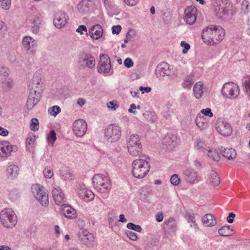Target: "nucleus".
<instances>
[{
	"label": "nucleus",
	"instance_id": "f257e3e1",
	"mask_svg": "<svg viewBox=\"0 0 250 250\" xmlns=\"http://www.w3.org/2000/svg\"><path fill=\"white\" fill-rule=\"evenodd\" d=\"M225 35V31L221 26L211 25L203 30L202 38L205 43L213 45L221 41Z\"/></svg>",
	"mask_w": 250,
	"mask_h": 250
},
{
	"label": "nucleus",
	"instance_id": "f03ea898",
	"mask_svg": "<svg viewBox=\"0 0 250 250\" xmlns=\"http://www.w3.org/2000/svg\"><path fill=\"white\" fill-rule=\"evenodd\" d=\"M132 175L135 177L140 179L144 178L150 169L148 161L143 159L135 160L132 162Z\"/></svg>",
	"mask_w": 250,
	"mask_h": 250
},
{
	"label": "nucleus",
	"instance_id": "7ed1b4c3",
	"mask_svg": "<svg viewBox=\"0 0 250 250\" xmlns=\"http://www.w3.org/2000/svg\"><path fill=\"white\" fill-rule=\"evenodd\" d=\"M92 184L94 188L101 193L105 192L111 188L108 178L100 174L94 175Z\"/></svg>",
	"mask_w": 250,
	"mask_h": 250
},
{
	"label": "nucleus",
	"instance_id": "20e7f679",
	"mask_svg": "<svg viewBox=\"0 0 250 250\" xmlns=\"http://www.w3.org/2000/svg\"><path fill=\"white\" fill-rule=\"evenodd\" d=\"M0 221L2 225L6 228H12L17 224V216L11 208L3 209L0 214Z\"/></svg>",
	"mask_w": 250,
	"mask_h": 250
},
{
	"label": "nucleus",
	"instance_id": "39448f33",
	"mask_svg": "<svg viewBox=\"0 0 250 250\" xmlns=\"http://www.w3.org/2000/svg\"><path fill=\"white\" fill-rule=\"evenodd\" d=\"M95 58L91 54L83 51L80 53L77 58V65L79 68L93 69L95 67Z\"/></svg>",
	"mask_w": 250,
	"mask_h": 250
},
{
	"label": "nucleus",
	"instance_id": "423d86ee",
	"mask_svg": "<svg viewBox=\"0 0 250 250\" xmlns=\"http://www.w3.org/2000/svg\"><path fill=\"white\" fill-rule=\"evenodd\" d=\"M127 148L129 153L133 156H136L141 153L142 146L138 135L132 134L130 136L127 141Z\"/></svg>",
	"mask_w": 250,
	"mask_h": 250
},
{
	"label": "nucleus",
	"instance_id": "0eeeda50",
	"mask_svg": "<svg viewBox=\"0 0 250 250\" xmlns=\"http://www.w3.org/2000/svg\"><path fill=\"white\" fill-rule=\"evenodd\" d=\"M31 190L35 198L43 206H47L49 204L48 194L45 189L39 184L32 186Z\"/></svg>",
	"mask_w": 250,
	"mask_h": 250
},
{
	"label": "nucleus",
	"instance_id": "6e6552de",
	"mask_svg": "<svg viewBox=\"0 0 250 250\" xmlns=\"http://www.w3.org/2000/svg\"><path fill=\"white\" fill-rule=\"evenodd\" d=\"M104 135L106 140L108 142L117 141L121 135V127L115 124L110 125L104 130Z\"/></svg>",
	"mask_w": 250,
	"mask_h": 250
},
{
	"label": "nucleus",
	"instance_id": "1a4fd4ad",
	"mask_svg": "<svg viewBox=\"0 0 250 250\" xmlns=\"http://www.w3.org/2000/svg\"><path fill=\"white\" fill-rule=\"evenodd\" d=\"M221 92L225 97L235 99L239 94V87L232 82L226 83L224 84Z\"/></svg>",
	"mask_w": 250,
	"mask_h": 250
},
{
	"label": "nucleus",
	"instance_id": "9d476101",
	"mask_svg": "<svg viewBox=\"0 0 250 250\" xmlns=\"http://www.w3.org/2000/svg\"><path fill=\"white\" fill-rule=\"evenodd\" d=\"M111 67V61L109 56L107 54H101L100 62L97 66L98 71L100 73H107L109 72Z\"/></svg>",
	"mask_w": 250,
	"mask_h": 250
},
{
	"label": "nucleus",
	"instance_id": "9b49d317",
	"mask_svg": "<svg viewBox=\"0 0 250 250\" xmlns=\"http://www.w3.org/2000/svg\"><path fill=\"white\" fill-rule=\"evenodd\" d=\"M42 84L43 82L41 77L38 76L37 74H34L29 84L30 92L38 94L40 90V94H42L43 92Z\"/></svg>",
	"mask_w": 250,
	"mask_h": 250
},
{
	"label": "nucleus",
	"instance_id": "f8f14e48",
	"mask_svg": "<svg viewBox=\"0 0 250 250\" xmlns=\"http://www.w3.org/2000/svg\"><path fill=\"white\" fill-rule=\"evenodd\" d=\"M79 240L83 244L87 247H92L94 245V237L85 229L80 231L78 233Z\"/></svg>",
	"mask_w": 250,
	"mask_h": 250
},
{
	"label": "nucleus",
	"instance_id": "ddd939ff",
	"mask_svg": "<svg viewBox=\"0 0 250 250\" xmlns=\"http://www.w3.org/2000/svg\"><path fill=\"white\" fill-rule=\"evenodd\" d=\"M87 130V123L83 119L75 121L73 125L74 133L78 137H82Z\"/></svg>",
	"mask_w": 250,
	"mask_h": 250
},
{
	"label": "nucleus",
	"instance_id": "4468645a",
	"mask_svg": "<svg viewBox=\"0 0 250 250\" xmlns=\"http://www.w3.org/2000/svg\"><path fill=\"white\" fill-rule=\"evenodd\" d=\"M197 9L193 6L187 7L184 12V21L188 24H193L197 18Z\"/></svg>",
	"mask_w": 250,
	"mask_h": 250
},
{
	"label": "nucleus",
	"instance_id": "2eb2a0df",
	"mask_svg": "<svg viewBox=\"0 0 250 250\" xmlns=\"http://www.w3.org/2000/svg\"><path fill=\"white\" fill-rule=\"evenodd\" d=\"M217 132L224 136H229L232 133V128L229 123L221 120H218L216 124Z\"/></svg>",
	"mask_w": 250,
	"mask_h": 250
},
{
	"label": "nucleus",
	"instance_id": "dca6fc26",
	"mask_svg": "<svg viewBox=\"0 0 250 250\" xmlns=\"http://www.w3.org/2000/svg\"><path fill=\"white\" fill-rule=\"evenodd\" d=\"M17 150L16 146L10 145L8 141H2L0 143V156L7 157L10 156L12 152Z\"/></svg>",
	"mask_w": 250,
	"mask_h": 250
},
{
	"label": "nucleus",
	"instance_id": "f3484780",
	"mask_svg": "<svg viewBox=\"0 0 250 250\" xmlns=\"http://www.w3.org/2000/svg\"><path fill=\"white\" fill-rule=\"evenodd\" d=\"M68 20L69 17L66 13L59 11L54 15V24L56 28L60 29L65 26Z\"/></svg>",
	"mask_w": 250,
	"mask_h": 250
},
{
	"label": "nucleus",
	"instance_id": "a211bd4d",
	"mask_svg": "<svg viewBox=\"0 0 250 250\" xmlns=\"http://www.w3.org/2000/svg\"><path fill=\"white\" fill-rule=\"evenodd\" d=\"M157 78L161 80L166 76L170 74L169 64L166 62L160 63L156 67L155 72Z\"/></svg>",
	"mask_w": 250,
	"mask_h": 250
},
{
	"label": "nucleus",
	"instance_id": "6ab92c4d",
	"mask_svg": "<svg viewBox=\"0 0 250 250\" xmlns=\"http://www.w3.org/2000/svg\"><path fill=\"white\" fill-rule=\"evenodd\" d=\"M22 44L28 53H34L37 48V42L30 36H25L23 38Z\"/></svg>",
	"mask_w": 250,
	"mask_h": 250
},
{
	"label": "nucleus",
	"instance_id": "aec40b11",
	"mask_svg": "<svg viewBox=\"0 0 250 250\" xmlns=\"http://www.w3.org/2000/svg\"><path fill=\"white\" fill-rule=\"evenodd\" d=\"M177 220L173 217H169L168 219H166L163 224L165 232L169 234L175 233L177 229Z\"/></svg>",
	"mask_w": 250,
	"mask_h": 250
},
{
	"label": "nucleus",
	"instance_id": "412c9836",
	"mask_svg": "<svg viewBox=\"0 0 250 250\" xmlns=\"http://www.w3.org/2000/svg\"><path fill=\"white\" fill-rule=\"evenodd\" d=\"M42 94H40V90L38 94L29 92L26 107L28 110L32 109L40 101Z\"/></svg>",
	"mask_w": 250,
	"mask_h": 250
},
{
	"label": "nucleus",
	"instance_id": "4be33fe9",
	"mask_svg": "<svg viewBox=\"0 0 250 250\" xmlns=\"http://www.w3.org/2000/svg\"><path fill=\"white\" fill-rule=\"evenodd\" d=\"M52 192L53 198L57 205H61L65 202L64 195L59 187H54Z\"/></svg>",
	"mask_w": 250,
	"mask_h": 250
},
{
	"label": "nucleus",
	"instance_id": "5701e85b",
	"mask_svg": "<svg viewBox=\"0 0 250 250\" xmlns=\"http://www.w3.org/2000/svg\"><path fill=\"white\" fill-rule=\"evenodd\" d=\"M61 206V211L65 217L70 219H73L77 217L76 211L71 206L63 203Z\"/></svg>",
	"mask_w": 250,
	"mask_h": 250
},
{
	"label": "nucleus",
	"instance_id": "b1692460",
	"mask_svg": "<svg viewBox=\"0 0 250 250\" xmlns=\"http://www.w3.org/2000/svg\"><path fill=\"white\" fill-rule=\"evenodd\" d=\"M89 32L92 39L98 40L102 36L103 30L100 24H96L89 29Z\"/></svg>",
	"mask_w": 250,
	"mask_h": 250
},
{
	"label": "nucleus",
	"instance_id": "393cba45",
	"mask_svg": "<svg viewBox=\"0 0 250 250\" xmlns=\"http://www.w3.org/2000/svg\"><path fill=\"white\" fill-rule=\"evenodd\" d=\"M184 175L186 181L190 184H193L198 177L197 172L192 169H187L184 170Z\"/></svg>",
	"mask_w": 250,
	"mask_h": 250
},
{
	"label": "nucleus",
	"instance_id": "a878e982",
	"mask_svg": "<svg viewBox=\"0 0 250 250\" xmlns=\"http://www.w3.org/2000/svg\"><path fill=\"white\" fill-rule=\"evenodd\" d=\"M163 144L167 149H172L176 145L175 137L170 135L166 136L163 140Z\"/></svg>",
	"mask_w": 250,
	"mask_h": 250
},
{
	"label": "nucleus",
	"instance_id": "bb28decb",
	"mask_svg": "<svg viewBox=\"0 0 250 250\" xmlns=\"http://www.w3.org/2000/svg\"><path fill=\"white\" fill-rule=\"evenodd\" d=\"M79 194L80 196L86 202H89L92 200L94 198V193L91 190L86 188L80 189Z\"/></svg>",
	"mask_w": 250,
	"mask_h": 250
},
{
	"label": "nucleus",
	"instance_id": "cd10ccee",
	"mask_svg": "<svg viewBox=\"0 0 250 250\" xmlns=\"http://www.w3.org/2000/svg\"><path fill=\"white\" fill-rule=\"evenodd\" d=\"M203 224L207 227L214 226L216 224L215 218L211 214L205 215L202 219Z\"/></svg>",
	"mask_w": 250,
	"mask_h": 250
},
{
	"label": "nucleus",
	"instance_id": "c85d7f7f",
	"mask_svg": "<svg viewBox=\"0 0 250 250\" xmlns=\"http://www.w3.org/2000/svg\"><path fill=\"white\" fill-rule=\"evenodd\" d=\"M19 168L16 165H10L7 167V176L8 178L14 179L18 175Z\"/></svg>",
	"mask_w": 250,
	"mask_h": 250
},
{
	"label": "nucleus",
	"instance_id": "c756f323",
	"mask_svg": "<svg viewBox=\"0 0 250 250\" xmlns=\"http://www.w3.org/2000/svg\"><path fill=\"white\" fill-rule=\"evenodd\" d=\"M221 153L229 160H233L236 158V152L234 149L224 148L221 150Z\"/></svg>",
	"mask_w": 250,
	"mask_h": 250
},
{
	"label": "nucleus",
	"instance_id": "7c9ffc66",
	"mask_svg": "<svg viewBox=\"0 0 250 250\" xmlns=\"http://www.w3.org/2000/svg\"><path fill=\"white\" fill-rule=\"evenodd\" d=\"M230 226H224L219 229L218 233L223 236H229L233 235V230L230 228Z\"/></svg>",
	"mask_w": 250,
	"mask_h": 250
},
{
	"label": "nucleus",
	"instance_id": "2f4dec72",
	"mask_svg": "<svg viewBox=\"0 0 250 250\" xmlns=\"http://www.w3.org/2000/svg\"><path fill=\"white\" fill-rule=\"evenodd\" d=\"M214 11L218 18L223 19L228 14L229 10L226 7L219 5L215 8Z\"/></svg>",
	"mask_w": 250,
	"mask_h": 250
},
{
	"label": "nucleus",
	"instance_id": "473e14b6",
	"mask_svg": "<svg viewBox=\"0 0 250 250\" xmlns=\"http://www.w3.org/2000/svg\"><path fill=\"white\" fill-rule=\"evenodd\" d=\"M203 84L201 82L197 83L193 87L194 96L197 99L200 98L203 94Z\"/></svg>",
	"mask_w": 250,
	"mask_h": 250
},
{
	"label": "nucleus",
	"instance_id": "72a5a7b5",
	"mask_svg": "<svg viewBox=\"0 0 250 250\" xmlns=\"http://www.w3.org/2000/svg\"><path fill=\"white\" fill-rule=\"evenodd\" d=\"M206 152L208 157L212 159L213 161L218 162L220 160V155L216 149L206 150Z\"/></svg>",
	"mask_w": 250,
	"mask_h": 250
},
{
	"label": "nucleus",
	"instance_id": "f704fd0d",
	"mask_svg": "<svg viewBox=\"0 0 250 250\" xmlns=\"http://www.w3.org/2000/svg\"><path fill=\"white\" fill-rule=\"evenodd\" d=\"M193 215V213L192 214L190 213H188L186 215V217L188 222H190L191 223L190 224V227L194 228L195 231L196 232L199 230V228L196 222V220Z\"/></svg>",
	"mask_w": 250,
	"mask_h": 250
},
{
	"label": "nucleus",
	"instance_id": "c9c22d12",
	"mask_svg": "<svg viewBox=\"0 0 250 250\" xmlns=\"http://www.w3.org/2000/svg\"><path fill=\"white\" fill-rule=\"evenodd\" d=\"M210 182L214 186H218L220 182L218 174L215 171L212 170L210 172Z\"/></svg>",
	"mask_w": 250,
	"mask_h": 250
},
{
	"label": "nucleus",
	"instance_id": "e433bc0d",
	"mask_svg": "<svg viewBox=\"0 0 250 250\" xmlns=\"http://www.w3.org/2000/svg\"><path fill=\"white\" fill-rule=\"evenodd\" d=\"M196 124L197 126L201 129H205L207 123L205 122V119L202 117L201 114H198L196 118Z\"/></svg>",
	"mask_w": 250,
	"mask_h": 250
},
{
	"label": "nucleus",
	"instance_id": "4c0bfd02",
	"mask_svg": "<svg viewBox=\"0 0 250 250\" xmlns=\"http://www.w3.org/2000/svg\"><path fill=\"white\" fill-rule=\"evenodd\" d=\"M159 241L157 238H151L149 239L147 242L145 243L144 248L146 250H148L154 247L157 246L158 244Z\"/></svg>",
	"mask_w": 250,
	"mask_h": 250
},
{
	"label": "nucleus",
	"instance_id": "58836bf2",
	"mask_svg": "<svg viewBox=\"0 0 250 250\" xmlns=\"http://www.w3.org/2000/svg\"><path fill=\"white\" fill-rule=\"evenodd\" d=\"M57 139L56 132L54 130H51L47 136V140L49 145L53 146Z\"/></svg>",
	"mask_w": 250,
	"mask_h": 250
},
{
	"label": "nucleus",
	"instance_id": "ea45409f",
	"mask_svg": "<svg viewBox=\"0 0 250 250\" xmlns=\"http://www.w3.org/2000/svg\"><path fill=\"white\" fill-rule=\"evenodd\" d=\"M36 139V138L35 135L33 134L28 135L26 141V147H28L29 146H31L32 147L34 146L35 145Z\"/></svg>",
	"mask_w": 250,
	"mask_h": 250
},
{
	"label": "nucleus",
	"instance_id": "a19ab883",
	"mask_svg": "<svg viewBox=\"0 0 250 250\" xmlns=\"http://www.w3.org/2000/svg\"><path fill=\"white\" fill-rule=\"evenodd\" d=\"M92 3V1L90 0H83L82 2L78 5V8L79 12L81 13H84L85 11V10L83 9L82 7L84 5L86 7H88L91 5Z\"/></svg>",
	"mask_w": 250,
	"mask_h": 250
},
{
	"label": "nucleus",
	"instance_id": "79ce46f5",
	"mask_svg": "<svg viewBox=\"0 0 250 250\" xmlns=\"http://www.w3.org/2000/svg\"><path fill=\"white\" fill-rule=\"evenodd\" d=\"M31 130L36 131H38L39 128V121L36 118H33L31 119L30 122V126Z\"/></svg>",
	"mask_w": 250,
	"mask_h": 250
},
{
	"label": "nucleus",
	"instance_id": "37998d69",
	"mask_svg": "<svg viewBox=\"0 0 250 250\" xmlns=\"http://www.w3.org/2000/svg\"><path fill=\"white\" fill-rule=\"evenodd\" d=\"M61 108L58 105H54L49 108L48 112L51 115L57 116L61 112Z\"/></svg>",
	"mask_w": 250,
	"mask_h": 250
},
{
	"label": "nucleus",
	"instance_id": "c03bdc74",
	"mask_svg": "<svg viewBox=\"0 0 250 250\" xmlns=\"http://www.w3.org/2000/svg\"><path fill=\"white\" fill-rule=\"evenodd\" d=\"M2 84L9 88H12L13 86V81L10 78H3L1 80Z\"/></svg>",
	"mask_w": 250,
	"mask_h": 250
},
{
	"label": "nucleus",
	"instance_id": "a18cd8bd",
	"mask_svg": "<svg viewBox=\"0 0 250 250\" xmlns=\"http://www.w3.org/2000/svg\"><path fill=\"white\" fill-rule=\"evenodd\" d=\"M128 229L134 230L138 232L142 231V228L140 225H135L132 223H128L126 226Z\"/></svg>",
	"mask_w": 250,
	"mask_h": 250
},
{
	"label": "nucleus",
	"instance_id": "49530a36",
	"mask_svg": "<svg viewBox=\"0 0 250 250\" xmlns=\"http://www.w3.org/2000/svg\"><path fill=\"white\" fill-rule=\"evenodd\" d=\"M43 172L44 177L46 178H51L53 175V172L50 167L45 168Z\"/></svg>",
	"mask_w": 250,
	"mask_h": 250
},
{
	"label": "nucleus",
	"instance_id": "de8ad7c7",
	"mask_svg": "<svg viewBox=\"0 0 250 250\" xmlns=\"http://www.w3.org/2000/svg\"><path fill=\"white\" fill-rule=\"evenodd\" d=\"M11 4V0H0V6L4 9H8Z\"/></svg>",
	"mask_w": 250,
	"mask_h": 250
},
{
	"label": "nucleus",
	"instance_id": "09e8293b",
	"mask_svg": "<svg viewBox=\"0 0 250 250\" xmlns=\"http://www.w3.org/2000/svg\"><path fill=\"white\" fill-rule=\"evenodd\" d=\"M180 178L178 177V176L177 174H173L171 177L170 182L173 185H178L180 182Z\"/></svg>",
	"mask_w": 250,
	"mask_h": 250
},
{
	"label": "nucleus",
	"instance_id": "8fccbe9b",
	"mask_svg": "<svg viewBox=\"0 0 250 250\" xmlns=\"http://www.w3.org/2000/svg\"><path fill=\"white\" fill-rule=\"evenodd\" d=\"M201 113L202 114H203L206 116H209V117H212L213 115L212 112H211V109L209 108L202 109L201 110Z\"/></svg>",
	"mask_w": 250,
	"mask_h": 250
},
{
	"label": "nucleus",
	"instance_id": "3c124183",
	"mask_svg": "<svg viewBox=\"0 0 250 250\" xmlns=\"http://www.w3.org/2000/svg\"><path fill=\"white\" fill-rule=\"evenodd\" d=\"M180 45L182 47H184V49L182 50L183 54H186L188 51L190 49V45L189 43H186L184 41L181 42Z\"/></svg>",
	"mask_w": 250,
	"mask_h": 250
},
{
	"label": "nucleus",
	"instance_id": "603ef678",
	"mask_svg": "<svg viewBox=\"0 0 250 250\" xmlns=\"http://www.w3.org/2000/svg\"><path fill=\"white\" fill-rule=\"evenodd\" d=\"M127 237L132 241H136L137 239V236L136 233L130 230H127L126 232Z\"/></svg>",
	"mask_w": 250,
	"mask_h": 250
},
{
	"label": "nucleus",
	"instance_id": "864d4df0",
	"mask_svg": "<svg viewBox=\"0 0 250 250\" xmlns=\"http://www.w3.org/2000/svg\"><path fill=\"white\" fill-rule=\"evenodd\" d=\"M244 86L247 92H250V77H248L245 79L243 82Z\"/></svg>",
	"mask_w": 250,
	"mask_h": 250
},
{
	"label": "nucleus",
	"instance_id": "5fc2aeb1",
	"mask_svg": "<svg viewBox=\"0 0 250 250\" xmlns=\"http://www.w3.org/2000/svg\"><path fill=\"white\" fill-rule=\"evenodd\" d=\"M124 63L125 66L127 68H131L134 64L133 61L129 58H126L124 61Z\"/></svg>",
	"mask_w": 250,
	"mask_h": 250
},
{
	"label": "nucleus",
	"instance_id": "6e6d98bb",
	"mask_svg": "<svg viewBox=\"0 0 250 250\" xmlns=\"http://www.w3.org/2000/svg\"><path fill=\"white\" fill-rule=\"evenodd\" d=\"M9 69L5 67H2L0 70V74L4 77V78H7L9 75Z\"/></svg>",
	"mask_w": 250,
	"mask_h": 250
},
{
	"label": "nucleus",
	"instance_id": "4d7b16f0",
	"mask_svg": "<svg viewBox=\"0 0 250 250\" xmlns=\"http://www.w3.org/2000/svg\"><path fill=\"white\" fill-rule=\"evenodd\" d=\"M108 107L112 110H115L118 107L119 105L117 104H114V101H111L107 104Z\"/></svg>",
	"mask_w": 250,
	"mask_h": 250
},
{
	"label": "nucleus",
	"instance_id": "13d9d810",
	"mask_svg": "<svg viewBox=\"0 0 250 250\" xmlns=\"http://www.w3.org/2000/svg\"><path fill=\"white\" fill-rule=\"evenodd\" d=\"M122 29L121 25H114L112 27V32L113 34H118Z\"/></svg>",
	"mask_w": 250,
	"mask_h": 250
},
{
	"label": "nucleus",
	"instance_id": "bf43d9fd",
	"mask_svg": "<svg viewBox=\"0 0 250 250\" xmlns=\"http://www.w3.org/2000/svg\"><path fill=\"white\" fill-rule=\"evenodd\" d=\"M33 25L32 26V30L34 33L37 34L39 31V29L41 24H38L37 23H32Z\"/></svg>",
	"mask_w": 250,
	"mask_h": 250
},
{
	"label": "nucleus",
	"instance_id": "052dcab7",
	"mask_svg": "<svg viewBox=\"0 0 250 250\" xmlns=\"http://www.w3.org/2000/svg\"><path fill=\"white\" fill-rule=\"evenodd\" d=\"M205 146V144L201 141L200 140H198L197 141V146L198 147V149H204V153H206V149H205L204 147Z\"/></svg>",
	"mask_w": 250,
	"mask_h": 250
},
{
	"label": "nucleus",
	"instance_id": "680f3d73",
	"mask_svg": "<svg viewBox=\"0 0 250 250\" xmlns=\"http://www.w3.org/2000/svg\"><path fill=\"white\" fill-rule=\"evenodd\" d=\"M235 217V214L233 212L229 213L228 216L227 218V222L229 223H232L234 221V219Z\"/></svg>",
	"mask_w": 250,
	"mask_h": 250
},
{
	"label": "nucleus",
	"instance_id": "e2e57ef3",
	"mask_svg": "<svg viewBox=\"0 0 250 250\" xmlns=\"http://www.w3.org/2000/svg\"><path fill=\"white\" fill-rule=\"evenodd\" d=\"M125 2L128 5L132 6L136 5L139 1V0H124Z\"/></svg>",
	"mask_w": 250,
	"mask_h": 250
},
{
	"label": "nucleus",
	"instance_id": "0e129e2a",
	"mask_svg": "<svg viewBox=\"0 0 250 250\" xmlns=\"http://www.w3.org/2000/svg\"><path fill=\"white\" fill-rule=\"evenodd\" d=\"M77 32L80 33L81 34H83V31H87V28L84 25H80L76 31Z\"/></svg>",
	"mask_w": 250,
	"mask_h": 250
},
{
	"label": "nucleus",
	"instance_id": "69168bd1",
	"mask_svg": "<svg viewBox=\"0 0 250 250\" xmlns=\"http://www.w3.org/2000/svg\"><path fill=\"white\" fill-rule=\"evenodd\" d=\"M139 90L142 91V93L143 94L145 92L148 93L151 91V88L150 87H143L140 86L139 87Z\"/></svg>",
	"mask_w": 250,
	"mask_h": 250
},
{
	"label": "nucleus",
	"instance_id": "338daca9",
	"mask_svg": "<svg viewBox=\"0 0 250 250\" xmlns=\"http://www.w3.org/2000/svg\"><path fill=\"white\" fill-rule=\"evenodd\" d=\"M164 219L163 214L162 212H158L156 215V220L158 222H161Z\"/></svg>",
	"mask_w": 250,
	"mask_h": 250
},
{
	"label": "nucleus",
	"instance_id": "774afa93",
	"mask_svg": "<svg viewBox=\"0 0 250 250\" xmlns=\"http://www.w3.org/2000/svg\"><path fill=\"white\" fill-rule=\"evenodd\" d=\"M42 18L39 15H36L33 19L32 23H37L38 24H41Z\"/></svg>",
	"mask_w": 250,
	"mask_h": 250
}]
</instances>
